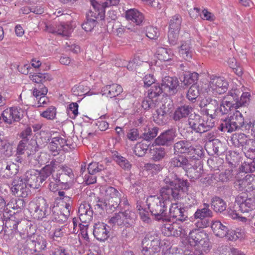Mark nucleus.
I'll return each mask as SVG.
<instances>
[{
  "label": "nucleus",
  "mask_w": 255,
  "mask_h": 255,
  "mask_svg": "<svg viewBox=\"0 0 255 255\" xmlns=\"http://www.w3.org/2000/svg\"><path fill=\"white\" fill-rule=\"evenodd\" d=\"M246 126L243 114L236 110L232 115L223 121L218 128L223 132H232Z\"/></svg>",
  "instance_id": "4"
},
{
  "label": "nucleus",
  "mask_w": 255,
  "mask_h": 255,
  "mask_svg": "<svg viewBox=\"0 0 255 255\" xmlns=\"http://www.w3.org/2000/svg\"><path fill=\"white\" fill-rule=\"evenodd\" d=\"M43 177L38 170L30 169L27 171L21 178L30 188L38 189L40 185L44 181Z\"/></svg>",
  "instance_id": "12"
},
{
  "label": "nucleus",
  "mask_w": 255,
  "mask_h": 255,
  "mask_svg": "<svg viewBox=\"0 0 255 255\" xmlns=\"http://www.w3.org/2000/svg\"><path fill=\"white\" fill-rule=\"evenodd\" d=\"M27 186V185L21 178L16 177L11 182L10 190L12 195L25 198L27 196L30 191Z\"/></svg>",
  "instance_id": "15"
},
{
  "label": "nucleus",
  "mask_w": 255,
  "mask_h": 255,
  "mask_svg": "<svg viewBox=\"0 0 255 255\" xmlns=\"http://www.w3.org/2000/svg\"><path fill=\"white\" fill-rule=\"evenodd\" d=\"M158 131V128L157 127H154L151 128H148L147 131L145 130L144 132L141 134V138L148 142L156 136Z\"/></svg>",
  "instance_id": "60"
},
{
  "label": "nucleus",
  "mask_w": 255,
  "mask_h": 255,
  "mask_svg": "<svg viewBox=\"0 0 255 255\" xmlns=\"http://www.w3.org/2000/svg\"><path fill=\"white\" fill-rule=\"evenodd\" d=\"M228 86V82L224 78L215 77L211 79L208 89L213 94H222L227 91Z\"/></svg>",
  "instance_id": "14"
},
{
  "label": "nucleus",
  "mask_w": 255,
  "mask_h": 255,
  "mask_svg": "<svg viewBox=\"0 0 255 255\" xmlns=\"http://www.w3.org/2000/svg\"><path fill=\"white\" fill-rule=\"evenodd\" d=\"M25 205V203L23 199L21 198H12L7 203V206L9 208L13 209H22Z\"/></svg>",
  "instance_id": "59"
},
{
  "label": "nucleus",
  "mask_w": 255,
  "mask_h": 255,
  "mask_svg": "<svg viewBox=\"0 0 255 255\" xmlns=\"http://www.w3.org/2000/svg\"><path fill=\"white\" fill-rule=\"evenodd\" d=\"M199 75L196 72H185L184 74L183 79L181 80L186 86L190 84H195L198 79Z\"/></svg>",
  "instance_id": "51"
},
{
  "label": "nucleus",
  "mask_w": 255,
  "mask_h": 255,
  "mask_svg": "<svg viewBox=\"0 0 255 255\" xmlns=\"http://www.w3.org/2000/svg\"><path fill=\"white\" fill-rule=\"evenodd\" d=\"M211 228L215 236L220 238L225 237L228 232V227L223 225L219 221L213 222Z\"/></svg>",
  "instance_id": "37"
},
{
  "label": "nucleus",
  "mask_w": 255,
  "mask_h": 255,
  "mask_svg": "<svg viewBox=\"0 0 255 255\" xmlns=\"http://www.w3.org/2000/svg\"><path fill=\"white\" fill-rule=\"evenodd\" d=\"M188 140H181L174 144L173 150L174 154H187L190 151L192 145L191 143Z\"/></svg>",
  "instance_id": "33"
},
{
  "label": "nucleus",
  "mask_w": 255,
  "mask_h": 255,
  "mask_svg": "<svg viewBox=\"0 0 255 255\" xmlns=\"http://www.w3.org/2000/svg\"><path fill=\"white\" fill-rule=\"evenodd\" d=\"M31 210L34 219H42L51 213V208L49 209L46 199L39 197L31 204Z\"/></svg>",
  "instance_id": "7"
},
{
  "label": "nucleus",
  "mask_w": 255,
  "mask_h": 255,
  "mask_svg": "<svg viewBox=\"0 0 255 255\" xmlns=\"http://www.w3.org/2000/svg\"><path fill=\"white\" fill-rule=\"evenodd\" d=\"M51 212H52V220L53 221L62 224L67 220V215H66L62 211H59L58 207L54 206L51 209Z\"/></svg>",
  "instance_id": "42"
},
{
  "label": "nucleus",
  "mask_w": 255,
  "mask_h": 255,
  "mask_svg": "<svg viewBox=\"0 0 255 255\" xmlns=\"http://www.w3.org/2000/svg\"><path fill=\"white\" fill-rule=\"evenodd\" d=\"M41 86L42 87H39L40 90L37 88L33 89V95L37 101V103L35 105L37 107H44L49 102V99L46 96L48 92V89L46 86H43L42 85Z\"/></svg>",
  "instance_id": "24"
},
{
  "label": "nucleus",
  "mask_w": 255,
  "mask_h": 255,
  "mask_svg": "<svg viewBox=\"0 0 255 255\" xmlns=\"http://www.w3.org/2000/svg\"><path fill=\"white\" fill-rule=\"evenodd\" d=\"M26 247L25 250L26 252L30 251V254L36 252H41L46 248L47 241L42 237H38L35 240L32 239L31 237H28L26 240Z\"/></svg>",
  "instance_id": "16"
},
{
  "label": "nucleus",
  "mask_w": 255,
  "mask_h": 255,
  "mask_svg": "<svg viewBox=\"0 0 255 255\" xmlns=\"http://www.w3.org/2000/svg\"><path fill=\"white\" fill-rule=\"evenodd\" d=\"M159 60L168 61L173 59L174 54L171 49L159 47L156 51Z\"/></svg>",
  "instance_id": "43"
},
{
  "label": "nucleus",
  "mask_w": 255,
  "mask_h": 255,
  "mask_svg": "<svg viewBox=\"0 0 255 255\" xmlns=\"http://www.w3.org/2000/svg\"><path fill=\"white\" fill-rule=\"evenodd\" d=\"M148 208L157 221L169 220L167 201L157 196H150L146 199Z\"/></svg>",
  "instance_id": "2"
},
{
  "label": "nucleus",
  "mask_w": 255,
  "mask_h": 255,
  "mask_svg": "<svg viewBox=\"0 0 255 255\" xmlns=\"http://www.w3.org/2000/svg\"><path fill=\"white\" fill-rule=\"evenodd\" d=\"M4 222V238L6 240H10L16 237V230L17 226L16 225L17 214L6 216L4 213L3 214Z\"/></svg>",
  "instance_id": "8"
},
{
  "label": "nucleus",
  "mask_w": 255,
  "mask_h": 255,
  "mask_svg": "<svg viewBox=\"0 0 255 255\" xmlns=\"http://www.w3.org/2000/svg\"><path fill=\"white\" fill-rule=\"evenodd\" d=\"M248 159L242 163L240 167V170L246 173H252L255 171V159L253 158H248Z\"/></svg>",
  "instance_id": "50"
},
{
  "label": "nucleus",
  "mask_w": 255,
  "mask_h": 255,
  "mask_svg": "<svg viewBox=\"0 0 255 255\" xmlns=\"http://www.w3.org/2000/svg\"><path fill=\"white\" fill-rule=\"evenodd\" d=\"M235 202L242 212H249L255 209V195L248 197L246 193L243 192L237 196Z\"/></svg>",
  "instance_id": "11"
},
{
  "label": "nucleus",
  "mask_w": 255,
  "mask_h": 255,
  "mask_svg": "<svg viewBox=\"0 0 255 255\" xmlns=\"http://www.w3.org/2000/svg\"><path fill=\"white\" fill-rule=\"evenodd\" d=\"M243 149L247 158H253V155H255V140L249 139Z\"/></svg>",
  "instance_id": "57"
},
{
  "label": "nucleus",
  "mask_w": 255,
  "mask_h": 255,
  "mask_svg": "<svg viewBox=\"0 0 255 255\" xmlns=\"http://www.w3.org/2000/svg\"><path fill=\"white\" fill-rule=\"evenodd\" d=\"M142 244L150 246L153 245L155 246V247L157 245L159 246V240L157 234L153 231L148 232L143 239Z\"/></svg>",
  "instance_id": "44"
},
{
  "label": "nucleus",
  "mask_w": 255,
  "mask_h": 255,
  "mask_svg": "<svg viewBox=\"0 0 255 255\" xmlns=\"http://www.w3.org/2000/svg\"><path fill=\"white\" fill-rule=\"evenodd\" d=\"M185 209L181 207H178L177 204H171L169 208V212H168V216L169 220H165L166 221H170L171 218L176 219L180 221H184L187 218V215L184 214Z\"/></svg>",
  "instance_id": "26"
},
{
  "label": "nucleus",
  "mask_w": 255,
  "mask_h": 255,
  "mask_svg": "<svg viewBox=\"0 0 255 255\" xmlns=\"http://www.w3.org/2000/svg\"><path fill=\"white\" fill-rule=\"evenodd\" d=\"M187 155L189 156L188 157L190 160L191 158L194 160H199L204 156L203 148L200 145L193 146L192 145Z\"/></svg>",
  "instance_id": "47"
},
{
  "label": "nucleus",
  "mask_w": 255,
  "mask_h": 255,
  "mask_svg": "<svg viewBox=\"0 0 255 255\" xmlns=\"http://www.w3.org/2000/svg\"><path fill=\"white\" fill-rule=\"evenodd\" d=\"M123 91L122 86L117 84H112L104 86L102 89L103 95H105L110 98L115 97L120 95Z\"/></svg>",
  "instance_id": "34"
},
{
  "label": "nucleus",
  "mask_w": 255,
  "mask_h": 255,
  "mask_svg": "<svg viewBox=\"0 0 255 255\" xmlns=\"http://www.w3.org/2000/svg\"><path fill=\"white\" fill-rule=\"evenodd\" d=\"M213 216V213L210 209V205L204 203L203 206L197 209L194 214L195 219H199L195 223V226L199 228H206L210 225V222L208 219Z\"/></svg>",
  "instance_id": "6"
},
{
  "label": "nucleus",
  "mask_w": 255,
  "mask_h": 255,
  "mask_svg": "<svg viewBox=\"0 0 255 255\" xmlns=\"http://www.w3.org/2000/svg\"><path fill=\"white\" fill-rule=\"evenodd\" d=\"M101 193L105 198L104 206L106 210L109 212L115 211L121 203V193L116 188L111 186H105L102 187Z\"/></svg>",
  "instance_id": "3"
},
{
  "label": "nucleus",
  "mask_w": 255,
  "mask_h": 255,
  "mask_svg": "<svg viewBox=\"0 0 255 255\" xmlns=\"http://www.w3.org/2000/svg\"><path fill=\"white\" fill-rule=\"evenodd\" d=\"M182 21V18L181 15L178 14L171 17L169 23V30L179 32L181 29Z\"/></svg>",
  "instance_id": "48"
},
{
  "label": "nucleus",
  "mask_w": 255,
  "mask_h": 255,
  "mask_svg": "<svg viewBox=\"0 0 255 255\" xmlns=\"http://www.w3.org/2000/svg\"><path fill=\"white\" fill-rule=\"evenodd\" d=\"M18 164L11 161L6 162L2 164L1 170L3 173V177L10 178L15 175L19 171Z\"/></svg>",
  "instance_id": "31"
},
{
  "label": "nucleus",
  "mask_w": 255,
  "mask_h": 255,
  "mask_svg": "<svg viewBox=\"0 0 255 255\" xmlns=\"http://www.w3.org/2000/svg\"><path fill=\"white\" fill-rule=\"evenodd\" d=\"M164 93L162 86L158 83H154L148 90V96L143 100L141 104L142 108L145 110L154 109L160 103L159 97Z\"/></svg>",
  "instance_id": "5"
},
{
  "label": "nucleus",
  "mask_w": 255,
  "mask_h": 255,
  "mask_svg": "<svg viewBox=\"0 0 255 255\" xmlns=\"http://www.w3.org/2000/svg\"><path fill=\"white\" fill-rule=\"evenodd\" d=\"M169 166L172 170L182 169L186 172L192 167L189 158L187 156L180 154H177L170 159Z\"/></svg>",
  "instance_id": "13"
},
{
  "label": "nucleus",
  "mask_w": 255,
  "mask_h": 255,
  "mask_svg": "<svg viewBox=\"0 0 255 255\" xmlns=\"http://www.w3.org/2000/svg\"><path fill=\"white\" fill-rule=\"evenodd\" d=\"M29 78L32 82L37 84V87L34 88H37L39 90H40L39 87H42L41 85L43 86H46L44 84L47 81H51L52 79L51 76L47 73L30 74Z\"/></svg>",
  "instance_id": "32"
},
{
  "label": "nucleus",
  "mask_w": 255,
  "mask_h": 255,
  "mask_svg": "<svg viewBox=\"0 0 255 255\" xmlns=\"http://www.w3.org/2000/svg\"><path fill=\"white\" fill-rule=\"evenodd\" d=\"M163 181L166 186L174 187L177 186H189V184L187 180H183L179 178L177 175L171 173L169 174L164 179Z\"/></svg>",
  "instance_id": "30"
},
{
  "label": "nucleus",
  "mask_w": 255,
  "mask_h": 255,
  "mask_svg": "<svg viewBox=\"0 0 255 255\" xmlns=\"http://www.w3.org/2000/svg\"><path fill=\"white\" fill-rule=\"evenodd\" d=\"M161 86L166 95H173L176 92V89L179 86V81L175 77L165 76L163 78Z\"/></svg>",
  "instance_id": "22"
},
{
  "label": "nucleus",
  "mask_w": 255,
  "mask_h": 255,
  "mask_svg": "<svg viewBox=\"0 0 255 255\" xmlns=\"http://www.w3.org/2000/svg\"><path fill=\"white\" fill-rule=\"evenodd\" d=\"M126 17L137 25H142L145 19L143 14L135 8L128 10L126 12Z\"/></svg>",
  "instance_id": "29"
},
{
  "label": "nucleus",
  "mask_w": 255,
  "mask_h": 255,
  "mask_svg": "<svg viewBox=\"0 0 255 255\" xmlns=\"http://www.w3.org/2000/svg\"><path fill=\"white\" fill-rule=\"evenodd\" d=\"M189 186H177L174 187H169L165 186L161 188L160 194L161 198L165 201L167 200L170 201H176L180 197V191L184 190Z\"/></svg>",
  "instance_id": "9"
},
{
  "label": "nucleus",
  "mask_w": 255,
  "mask_h": 255,
  "mask_svg": "<svg viewBox=\"0 0 255 255\" xmlns=\"http://www.w3.org/2000/svg\"><path fill=\"white\" fill-rule=\"evenodd\" d=\"M59 161L56 159H53L51 161L49 164L46 165L39 171L41 176L43 177V180L45 181L52 173L55 169L58 168Z\"/></svg>",
  "instance_id": "38"
},
{
  "label": "nucleus",
  "mask_w": 255,
  "mask_h": 255,
  "mask_svg": "<svg viewBox=\"0 0 255 255\" xmlns=\"http://www.w3.org/2000/svg\"><path fill=\"white\" fill-rule=\"evenodd\" d=\"M160 251L159 246L142 245V253L144 255H159Z\"/></svg>",
  "instance_id": "61"
},
{
  "label": "nucleus",
  "mask_w": 255,
  "mask_h": 255,
  "mask_svg": "<svg viewBox=\"0 0 255 255\" xmlns=\"http://www.w3.org/2000/svg\"><path fill=\"white\" fill-rule=\"evenodd\" d=\"M192 111V107L189 105L179 106L175 110L173 118L175 121H179L187 117Z\"/></svg>",
  "instance_id": "36"
},
{
  "label": "nucleus",
  "mask_w": 255,
  "mask_h": 255,
  "mask_svg": "<svg viewBox=\"0 0 255 255\" xmlns=\"http://www.w3.org/2000/svg\"><path fill=\"white\" fill-rule=\"evenodd\" d=\"M200 94V89L199 86L196 84H193L187 91L186 98L188 100L194 103Z\"/></svg>",
  "instance_id": "49"
},
{
  "label": "nucleus",
  "mask_w": 255,
  "mask_h": 255,
  "mask_svg": "<svg viewBox=\"0 0 255 255\" xmlns=\"http://www.w3.org/2000/svg\"><path fill=\"white\" fill-rule=\"evenodd\" d=\"M219 102L217 100L210 97H205L200 102V107L205 108L208 115L210 113L211 117L218 115Z\"/></svg>",
  "instance_id": "21"
},
{
  "label": "nucleus",
  "mask_w": 255,
  "mask_h": 255,
  "mask_svg": "<svg viewBox=\"0 0 255 255\" xmlns=\"http://www.w3.org/2000/svg\"><path fill=\"white\" fill-rule=\"evenodd\" d=\"M188 123L191 130L187 131L186 136L191 141H196L198 139L196 133L201 134L210 131L215 126V120L212 117L195 115L193 118L188 119Z\"/></svg>",
  "instance_id": "1"
},
{
  "label": "nucleus",
  "mask_w": 255,
  "mask_h": 255,
  "mask_svg": "<svg viewBox=\"0 0 255 255\" xmlns=\"http://www.w3.org/2000/svg\"><path fill=\"white\" fill-rule=\"evenodd\" d=\"M52 178L56 183L62 184L67 183L68 181L73 179V178H71L70 176L63 174L62 172H61L59 170H57L56 174L52 175Z\"/></svg>",
  "instance_id": "64"
},
{
  "label": "nucleus",
  "mask_w": 255,
  "mask_h": 255,
  "mask_svg": "<svg viewBox=\"0 0 255 255\" xmlns=\"http://www.w3.org/2000/svg\"><path fill=\"white\" fill-rule=\"evenodd\" d=\"M26 150H29L28 154H34L38 150V145L35 140L21 139L17 146V153L21 155Z\"/></svg>",
  "instance_id": "23"
},
{
  "label": "nucleus",
  "mask_w": 255,
  "mask_h": 255,
  "mask_svg": "<svg viewBox=\"0 0 255 255\" xmlns=\"http://www.w3.org/2000/svg\"><path fill=\"white\" fill-rule=\"evenodd\" d=\"M91 4L95 8L97 7L99 10V7H101L102 12L105 10V8L112 6H116L119 4L120 0H106L105 1L100 3L95 0H90Z\"/></svg>",
  "instance_id": "46"
},
{
  "label": "nucleus",
  "mask_w": 255,
  "mask_h": 255,
  "mask_svg": "<svg viewBox=\"0 0 255 255\" xmlns=\"http://www.w3.org/2000/svg\"><path fill=\"white\" fill-rule=\"evenodd\" d=\"M24 110L19 107H12L5 109L1 113L2 117L4 119V123L12 125L14 122H18L23 117Z\"/></svg>",
  "instance_id": "10"
},
{
  "label": "nucleus",
  "mask_w": 255,
  "mask_h": 255,
  "mask_svg": "<svg viewBox=\"0 0 255 255\" xmlns=\"http://www.w3.org/2000/svg\"><path fill=\"white\" fill-rule=\"evenodd\" d=\"M16 225L17 229L16 230V237L15 238L16 239H18V237L21 239H27L28 237H30L28 235V225L26 220L16 216Z\"/></svg>",
  "instance_id": "28"
},
{
  "label": "nucleus",
  "mask_w": 255,
  "mask_h": 255,
  "mask_svg": "<svg viewBox=\"0 0 255 255\" xmlns=\"http://www.w3.org/2000/svg\"><path fill=\"white\" fill-rule=\"evenodd\" d=\"M239 91L238 90H233L228 92V93L224 96L222 100L224 102L229 105H231L235 108L238 109V99L239 98Z\"/></svg>",
  "instance_id": "35"
},
{
  "label": "nucleus",
  "mask_w": 255,
  "mask_h": 255,
  "mask_svg": "<svg viewBox=\"0 0 255 255\" xmlns=\"http://www.w3.org/2000/svg\"><path fill=\"white\" fill-rule=\"evenodd\" d=\"M231 173L230 170H226L225 172L221 173H215L212 176L213 178L217 182H227L229 180L231 177Z\"/></svg>",
  "instance_id": "62"
},
{
  "label": "nucleus",
  "mask_w": 255,
  "mask_h": 255,
  "mask_svg": "<svg viewBox=\"0 0 255 255\" xmlns=\"http://www.w3.org/2000/svg\"><path fill=\"white\" fill-rule=\"evenodd\" d=\"M195 227L192 230H188V233L190 242H193L195 245H197L207 238V234L203 230L204 228Z\"/></svg>",
  "instance_id": "27"
},
{
  "label": "nucleus",
  "mask_w": 255,
  "mask_h": 255,
  "mask_svg": "<svg viewBox=\"0 0 255 255\" xmlns=\"http://www.w3.org/2000/svg\"><path fill=\"white\" fill-rule=\"evenodd\" d=\"M149 145V143H146L145 141L138 143L134 147L135 154L139 157L144 156L148 149Z\"/></svg>",
  "instance_id": "58"
},
{
  "label": "nucleus",
  "mask_w": 255,
  "mask_h": 255,
  "mask_svg": "<svg viewBox=\"0 0 255 255\" xmlns=\"http://www.w3.org/2000/svg\"><path fill=\"white\" fill-rule=\"evenodd\" d=\"M105 169V167L104 165L96 162L90 163L87 168L88 173L90 174H95L104 170Z\"/></svg>",
  "instance_id": "63"
},
{
  "label": "nucleus",
  "mask_w": 255,
  "mask_h": 255,
  "mask_svg": "<svg viewBox=\"0 0 255 255\" xmlns=\"http://www.w3.org/2000/svg\"><path fill=\"white\" fill-rule=\"evenodd\" d=\"M46 27L47 30L50 33L66 37L69 36L72 31V29L69 25L62 23L55 25L47 26Z\"/></svg>",
  "instance_id": "25"
},
{
  "label": "nucleus",
  "mask_w": 255,
  "mask_h": 255,
  "mask_svg": "<svg viewBox=\"0 0 255 255\" xmlns=\"http://www.w3.org/2000/svg\"><path fill=\"white\" fill-rule=\"evenodd\" d=\"M179 52L180 56L186 61H190L193 56V50L189 44L186 42H182L179 47Z\"/></svg>",
  "instance_id": "40"
},
{
  "label": "nucleus",
  "mask_w": 255,
  "mask_h": 255,
  "mask_svg": "<svg viewBox=\"0 0 255 255\" xmlns=\"http://www.w3.org/2000/svg\"><path fill=\"white\" fill-rule=\"evenodd\" d=\"M66 143L65 139L61 136H56L52 138L51 141L48 145L49 149L52 152H57L60 150Z\"/></svg>",
  "instance_id": "41"
},
{
  "label": "nucleus",
  "mask_w": 255,
  "mask_h": 255,
  "mask_svg": "<svg viewBox=\"0 0 255 255\" xmlns=\"http://www.w3.org/2000/svg\"><path fill=\"white\" fill-rule=\"evenodd\" d=\"M177 136L176 130L174 128L168 129L161 133L155 140L158 145L170 146Z\"/></svg>",
  "instance_id": "18"
},
{
  "label": "nucleus",
  "mask_w": 255,
  "mask_h": 255,
  "mask_svg": "<svg viewBox=\"0 0 255 255\" xmlns=\"http://www.w3.org/2000/svg\"><path fill=\"white\" fill-rule=\"evenodd\" d=\"M235 187L240 191L250 192L255 190V176L248 175L235 183Z\"/></svg>",
  "instance_id": "19"
},
{
  "label": "nucleus",
  "mask_w": 255,
  "mask_h": 255,
  "mask_svg": "<svg viewBox=\"0 0 255 255\" xmlns=\"http://www.w3.org/2000/svg\"><path fill=\"white\" fill-rule=\"evenodd\" d=\"M151 159L154 161L161 160L166 155L165 149L164 147H155L150 150Z\"/></svg>",
  "instance_id": "45"
},
{
  "label": "nucleus",
  "mask_w": 255,
  "mask_h": 255,
  "mask_svg": "<svg viewBox=\"0 0 255 255\" xmlns=\"http://www.w3.org/2000/svg\"><path fill=\"white\" fill-rule=\"evenodd\" d=\"M211 205L214 211L217 213L223 212L227 208L226 203L218 196H214L211 199Z\"/></svg>",
  "instance_id": "39"
},
{
  "label": "nucleus",
  "mask_w": 255,
  "mask_h": 255,
  "mask_svg": "<svg viewBox=\"0 0 255 255\" xmlns=\"http://www.w3.org/2000/svg\"><path fill=\"white\" fill-rule=\"evenodd\" d=\"M110 227L103 222L95 223L93 227V234L94 237L100 242L106 241L110 236Z\"/></svg>",
  "instance_id": "17"
},
{
  "label": "nucleus",
  "mask_w": 255,
  "mask_h": 255,
  "mask_svg": "<svg viewBox=\"0 0 255 255\" xmlns=\"http://www.w3.org/2000/svg\"><path fill=\"white\" fill-rule=\"evenodd\" d=\"M247 139L246 135L243 133H239L234 135L232 138L233 144L237 146H242L243 148L247 144Z\"/></svg>",
  "instance_id": "53"
},
{
  "label": "nucleus",
  "mask_w": 255,
  "mask_h": 255,
  "mask_svg": "<svg viewBox=\"0 0 255 255\" xmlns=\"http://www.w3.org/2000/svg\"><path fill=\"white\" fill-rule=\"evenodd\" d=\"M113 155L114 159L118 165L125 170L130 169L131 166L128 160L125 157L119 155L118 153Z\"/></svg>",
  "instance_id": "55"
},
{
  "label": "nucleus",
  "mask_w": 255,
  "mask_h": 255,
  "mask_svg": "<svg viewBox=\"0 0 255 255\" xmlns=\"http://www.w3.org/2000/svg\"><path fill=\"white\" fill-rule=\"evenodd\" d=\"M109 223L110 224H112L114 225H117L121 227H126V223H125L123 212L120 211L118 213H115L114 215L110 219Z\"/></svg>",
  "instance_id": "54"
},
{
  "label": "nucleus",
  "mask_w": 255,
  "mask_h": 255,
  "mask_svg": "<svg viewBox=\"0 0 255 255\" xmlns=\"http://www.w3.org/2000/svg\"><path fill=\"white\" fill-rule=\"evenodd\" d=\"M79 219L84 224H88L93 219V211L90 204L87 202L81 203L78 209Z\"/></svg>",
  "instance_id": "20"
},
{
  "label": "nucleus",
  "mask_w": 255,
  "mask_h": 255,
  "mask_svg": "<svg viewBox=\"0 0 255 255\" xmlns=\"http://www.w3.org/2000/svg\"><path fill=\"white\" fill-rule=\"evenodd\" d=\"M123 215L124 217L125 223H126V227L131 226L136 219V215L135 212L128 209L123 212Z\"/></svg>",
  "instance_id": "52"
},
{
  "label": "nucleus",
  "mask_w": 255,
  "mask_h": 255,
  "mask_svg": "<svg viewBox=\"0 0 255 255\" xmlns=\"http://www.w3.org/2000/svg\"><path fill=\"white\" fill-rule=\"evenodd\" d=\"M153 116L154 122L159 125L165 124L168 120V114L164 113L161 110L157 109Z\"/></svg>",
  "instance_id": "56"
}]
</instances>
